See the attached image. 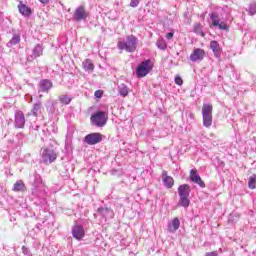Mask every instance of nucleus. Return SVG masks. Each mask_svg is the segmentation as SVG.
I'll use <instances>...</instances> for the list:
<instances>
[{"label":"nucleus","mask_w":256,"mask_h":256,"mask_svg":"<svg viewBox=\"0 0 256 256\" xmlns=\"http://www.w3.org/2000/svg\"><path fill=\"white\" fill-rule=\"evenodd\" d=\"M137 43V37L134 35H129L126 38V42L119 41L117 47L120 49V51L125 50L128 53H135V51H137Z\"/></svg>","instance_id":"nucleus-1"},{"label":"nucleus","mask_w":256,"mask_h":256,"mask_svg":"<svg viewBox=\"0 0 256 256\" xmlns=\"http://www.w3.org/2000/svg\"><path fill=\"white\" fill-rule=\"evenodd\" d=\"M202 121L206 129H209L213 125V104H203Z\"/></svg>","instance_id":"nucleus-2"},{"label":"nucleus","mask_w":256,"mask_h":256,"mask_svg":"<svg viewBox=\"0 0 256 256\" xmlns=\"http://www.w3.org/2000/svg\"><path fill=\"white\" fill-rule=\"evenodd\" d=\"M150 71H153L151 60H144L136 68V77H138V79H143V77L149 75Z\"/></svg>","instance_id":"nucleus-3"},{"label":"nucleus","mask_w":256,"mask_h":256,"mask_svg":"<svg viewBox=\"0 0 256 256\" xmlns=\"http://www.w3.org/2000/svg\"><path fill=\"white\" fill-rule=\"evenodd\" d=\"M108 119L109 116H107V113L103 111H98L92 114L90 117L92 125H95L96 127H105V125H107Z\"/></svg>","instance_id":"nucleus-4"},{"label":"nucleus","mask_w":256,"mask_h":256,"mask_svg":"<svg viewBox=\"0 0 256 256\" xmlns=\"http://www.w3.org/2000/svg\"><path fill=\"white\" fill-rule=\"evenodd\" d=\"M42 161L45 165H51V163L57 161V153L54 150L45 148L42 152Z\"/></svg>","instance_id":"nucleus-5"},{"label":"nucleus","mask_w":256,"mask_h":256,"mask_svg":"<svg viewBox=\"0 0 256 256\" xmlns=\"http://www.w3.org/2000/svg\"><path fill=\"white\" fill-rule=\"evenodd\" d=\"M102 141H103V134L99 132L90 133L84 137V143H86V145H97Z\"/></svg>","instance_id":"nucleus-6"},{"label":"nucleus","mask_w":256,"mask_h":256,"mask_svg":"<svg viewBox=\"0 0 256 256\" xmlns=\"http://www.w3.org/2000/svg\"><path fill=\"white\" fill-rule=\"evenodd\" d=\"M189 179L192 183H196V185H199V187L205 189V182L203 179H201V176H199L196 168L190 170Z\"/></svg>","instance_id":"nucleus-7"},{"label":"nucleus","mask_w":256,"mask_h":256,"mask_svg":"<svg viewBox=\"0 0 256 256\" xmlns=\"http://www.w3.org/2000/svg\"><path fill=\"white\" fill-rule=\"evenodd\" d=\"M89 14L87 13V10L85 9V6H79L75 11L73 15L74 21H85Z\"/></svg>","instance_id":"nucleus-8"},{"label":"nucleus","mask_w":256,"mask_h":256,"mask_svg":"<svg viewBox=\"0 0 256 256\" xmlns=\"http://www.w3.org/2000/svg\"><path fill=\"white\" fill-rule=\"evenodd\" d=\"M213 27H218L221 31H229V25L225 22H219L218 16L215 13L210 14Z\"/></svg>","instance_id":"nucleus-9"},{"label":"nucleus","mask_w":256,"mask_h":256,"mask_svg":"<svg viewBox=\"0 0 256 256\" xmlns=\"http://www.w3.org/2000/svg\"><path fill=\"white\" fill-rule=\"evenodd\" d=\"M205 59V50L201 48H195L193 52L190 54V61H203Z\"/></svg>","instance_id":"nucleus-10"},{"label":"nucleus","mask_w":256,"mask_h":256,"mask_svg":"<svg viewBox=\"0 0 256 256\" xmlns=\"http://www.w3.org/2000/svg\"><path fill=\"white\" fill-rule=\"evenodd\" d=\"M72 235L77 241H81L85 237V229L81 225H74L72 228Z\"/></svg>","instance_id":"nucleus-11"},{"label":"nucleus","mask_w":256,"mask_h":256,"mask_svg":"<svg viewBox=\"0 0 256 256\" xmlns=\"http://www.w3.org/2000/svg\"><path fill=\"white\" fill-rule=\"evenodd\" d=\"M162 181L167 189H171L175 184V180L173 179V177L169 176V174L165 170L162 171Z\"/></svg>","instance_id":"nucleus-12"},{"label":"nucleus","mask_w":256,"mask_h":256,"mask_svg":"<svg viewBox=\"0 0 256 256\" xmlns=\"http://www.w3.org/2000/svg\"><path fill=\"white\" fill-rule=\"evenodd\" d=\"M53 87V82L49 79H43L39 83V89L41 93H49V90Z\"/></svg>","instance_id":"nucleus-13"},{"label":"nucleus","mask_w":256,"mask_h":256,"mask_svg":"<svg viewBox=\"0 0 256 256\" xmlns=\"http://www.w3.org/2000/svg\"><path fill=\"white\" fill-rule=\"evenodd\" d=\"M191 193V187L189 184H182L178 187V195L179 197H189Z\"/></svg>","instance_id":"nucleus-14"},{"label":"nucleus","mask_w":256,"mask_h":256,"mask_svg":"<svg viewBox=\"0 0 256 256\" xmlns=\"http://www.w3.org/2000/svg\"><path fill=\"white\" fill-rule=\"evenodd\" d=\"M18 10H19V13H21V15H23L24 17H31V14L33 13L31 11V8L23 4L22 1H20V4L18 5Z\"/></svg>","instance_id":"nucleus-15"},{"label":"nucleus","mask_w":256,"mask_h":256,"mask_svg":"<svg viewBox=\"0 0 256 256\" xmlns=\"http://www.w3.org/2000/svg\"><path fill=\"white\" fill-rule=\"evenodd\" d=\"M179 227H181V221H179V218L176 217L168 225V231L170 233H175V231H177V229H179Z\"/></svg>","instance_id":"nucleus-16"},{"label":"nucleus","mask_w":256,"mask_h":256,"mask_svg":"<svg viewBox=\"0 0 256 256\" xmlns=\"http://www.w3.org/2000/svg\"><path fill=\"white\" fill-rule=\"evenodd\" d=\"M210 49L213 51L215 57H219L221 55V46L219 42L213 40L210 42Z\"/></svg>","instance_id":"nucleus-17"},{"label":"nucleus","mask_w":256,"mask_h":256,"mask_svg":"<svg viewBox=\"0 0 256 256\" xmlns=\"http://www.w3.org/2000/svg\"><path fill=\"white\" fill-rule=\"evenodd\" d=\"M15 122L17 127L23 129V127H25V115L22 112L18 113L16 115Z\"/></svg>","instance_id":"nucleus-18"},{"label":"nucleus","mask_w":256,"mask_h":256,"mask_svg":"<svg viewBox=\"0 0 256 256\" xmlns=\"http://www.w3.org/2000/svg\"><path fill=\"white\" fill-rule=\"evenodd\" d=\"M193 31L196 35H200V37H205V32H203V25L201 23H194Z\"/></svg>","instance_id":"nucleus-19"},{"label":"nucleus","mask_w":256,"mask_h":256,"mask_svg":"<svg viewBox=\"0 0 256 256\" xmlns=\"http://www.w3.org/2000/svg\"><path fill=\"white\" fill-rule=\"evenodd\" d=\"M41 109H43V104L41 102L35 103L31 110L32 115L34 117H39V115H41Z\"/></svg>","instance_id":"nucleus-20"},{"label":"nucleus","mask_w":256,"mask_h":256,"mask_svg":"<svg viewBox=\"0 0 256 256\" xmlns=\"http://www.w3.org/2000/svg\"><path fill=\"white\" fill-rule=\"evenodd\" d=\"M83 69L85 71H94L95 70V65L91 61V59H86L83 62Z\"/></svg>","instance_id":"nucleus-21"},{"label":"nucleus","mask_w":256,"mask_h":256,"mask_svg":"<svg viewBox=\"0 0 256 256\" xmlns=\"http://www.w3.org/2000/svg\"><path fill=\"white\" fill-rule=\"evenodd\" d=\"M13 191H25V183L22 180H18L13 187Z\"/></svg>","instance_id":"nucleus-22"},{"label":"nucleus","mask_w":256,"mask_h":256,"mask_svg":"<svg viewBox=\"0 0 256 256\" xmlns=\"http://www.w3.org/2000/svg\"><path fill=\"white\" fill-rule=\"evenodd\" d=\"M119 94L121 97H127V95H129V87H127L125 84L119 86Z\"/></svg>","instance_id":"nucleus-23"},{"label":"nucleus","mask_w":256,"mask_h":256,"mask_svg":"<svg viewBox=\"0 0 256 256\" xmlns=\"http://www.w3.org/2000/svg\"><path fill=\"white\" fill-rule=\"evenodd\" d=\"M179 203L181 207H189L191 205V201L189 200V196L180 197Z\"/></svg>","instance_id":"nucleus-24"},{"label":"nucleus","mask_w":256,"mask_h":256,"mask_svg":"<svg viewBox=\"0 0 256 256\" xmlns=\"http://www.w3.org/2000/svg\"><path fill=\"white\" fill-rule=\"evenodd\" d=\"M19 43H21V36L18 34H14L12 39L9 41V44L11 46H13V45H17Z\"/></svg>","instance_id":"nucleus-25"},{"label":"nucleus","mask_w":256,"mask_h":256,"mask_svg":"<svg viewBox=\"0 0 256 256\" xmlns=\"http://www.w3.org/2000/svg\"><path fill=\"white\" fill-rule=\"evenodd\" d=\"M33 53H34V56L41 57V55H43V47H41V45L37 44L34 47Z\"/></svg>","instance_id":"nucleus-26"},{"label":"nucleus","mask_w":256,"mask_h":256,"mask_svg":"<svg viewBox=\"0 0 256 256\" xmlns=\"http://www.w3.org/2000/svg\"><path fill=\"white\" fill-rule=\"evenodd\" d=\"M59 101L60 103H63V105H69V103L72 101V98L67 95H61L59 97Z\"/></svg>","instance_id":"nucleus-27"},{"label":"nucleus","mask_w":256,"mask_h":256,"mask_svg":"<svg viewBox=\"0 0 256 256\" xmlns=\"http://www.w3.org/2000/svg\"><path fill=\"white\" fill-rule=\"evenodd\" d=\"M156 45L158 49H161L162 51H165V49H167V42H165V40L163 39H158Z\"/></svg>","instance_id":"nucleus-28"},{"label":"nucleus","mask_w":256,"mask_h":256,"mask_svg":"<svg viewBox=\"0 0 256 256\" xmlns=\"http://www.w3.org/2000/svg\"><path fill=\"white\" fill-rule=\"evenodd\" d=\"M248 187L249 189H255L256 188V174L251 176L248 180Z\"/></svg>","instance_id":"nucleus-29"},{"label":"nucleus","mask_w":256,"mask_h":256,"mask_svg":"<svg viewBox=\"0 0 256 256\" xmlns=\"http://www.w3.org/2000/svg\"><path fill=\"white\" fill-rule=\"evenodd\" d=\"M248 13L252 16L256 14V4H250Z\"/></svg>","instance_id":"nucleus-30"},{"label":"nucleus","mask_w":256,"mask_h":256,"mask_svg":"<svg viewBox=\"0 0 256 256\" xmlns=\"http://www.w3.org/2000/svg\"><path fill=\"white\" fill-rule=\"evenodd\" d=\"M109 211H111L110 208L100 207L97 209V213H100V215H105V213H109Z\"/></svg>","instance_id":"nucleus-31"},{"label":"nucleus","mask_w":256,"mask_h":256,"mask_svg":"<svg viewBox=\"0 0 256 256\" xmlns=\"http://www.w3.org/2000/svg\"><path fill=\"white\" fill-rule=\"evenodd\" d=\"M175 84L179 86L183 85V79L181 78V76L175 77Z\"/></svg>","instance_id":"nucleus-32"},{"label":"nucleus","mask_w":256,"mask_h":256,"mask_svg":"<svg viewBox=\"0 0 256 256\" xmlns=\"http://www.w3.org/2000/svg\"><path fill=\"white\" fill-rule=\"evenodd\" d=\"M141 0H131L130 7H138Z\"/></svg>","instance_id":"nucleus-33"},{"label":"nucleus","mask_w":256,"mask_h":256,"mask_svg":"<svg viewBox=\"0 0 256 256\" xmlns=\"http://www.w3.org/2000/svg\"><path fill=\"white\" fill-rule=\"evenodd\" d=\"M94 95L97 99H101V97H103V91L102 90H96Z\"/></svg>","instance_id":"nucleus-34"},{"label":"nucleus","mask_w":256,"mask_h":256,"mask_svg":"<svg viewBox=\"0 0 256 256\" xmlns=\"http://www.w3.org/2000/svg\"><path fill=\"white\" fill-rule=\"evenodd\" d=\"M173 35H175V32H169L166 34V39H173Z\"/></svg>","instance_id":"nucleus-35"},{"label":"nucleus","mask_w":256,"mask_h":256,"mask_svg":"<svg viewBox=\"0 0 256 256\" xmlns=\"http://www.w3.org/2000/svg\"><path fill=\"white\" fill-rule=\"evenodd\" d=\"M40 3H42L43 5H47V3H49V0H39Z\"/></svg>","instance_id":"nucleus-36"},{"label":"nucleus","mask_w":256,"mask_h":256,"mask_svg":"<svg viewBox=\"0 0 256 256\" xmlns=\"http://www.w3.org/2000/svg\"><path fill=\"white\" fill-rule=\"evenodd\" d=\"M39 97H40V99H41V98H43V95H40Z\"/></svg>","instance_id":"nucleus-37"}]
</instances>
